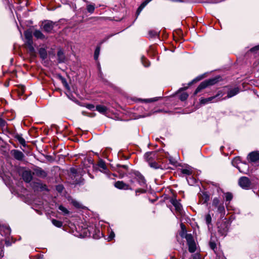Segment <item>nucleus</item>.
Instances as JSON below:
<instances>
[{
  "label": "nucleus",
  "mask_w": 259,
  "mask_h": 259,
  "mask_svg": "<svg viewBox=\"0 0 259 259\" xmlns=\"http://www.w3.org/2000/svg\"><path fill=\"white\" fill-rule=\"evenodd\" d=\"M55 23L51 21L46 20L42 23L43 29L47 32H51L54 28Z\"/></svg>",
  "instance_id": "1a4fd4ad"
},
{
  "label": "nucleus",
  "mask_w": 259,
  "mask_h": 259,
  "mask_svg": "<svg viewBox=\"0 0 259 259\" xmlns=\"http://www.w3.org/2000/svg\"><path fill=\"white\" fill-rule=\"evenodd\" d=\"M146 192V190L143 189V188H141V189H138L136 190V193H145Z\"/></svg>",
  "instance_id": "de8ad7c7"
},
{
  "label": "nucleus",
  "mask_w": 259,
  "mask_h": 259,
  "mask_svg": "<svg viewBox=\"0 0 259 259\" xmlns=\"http://www.w3.org/2000/svg\"><path fill=\"white\" fill-rule=\"evenodd\" d=\"M4 123V121L2 119H0V125H3Z\"/></svg>",
  "instance_id": "864d4df0"
},
{
  "label": "nucleus",
  "mask_w": 259,
  "mask_h": 259,
  "mask_svg": "<svg viewBox=\"0 0 259 259\" xmlns=\"http://www.w3.org/2000/svg\"><path fill=\"white\" fill-rule=\"evenodd\" d=\"M60 78H61V81H62L63 85H64V87L66 89H69V85H68V84L66 79L62 77H61Z\"/></svg>",
  "instance_id": "e433bc0d"
},
{
  "label": "nucleus",
  "mask_w": 259,
  "mask_h": 259,
  "mask_svg": "<svg viewBox=\"0 0 259 259\" xmlns=\"http://www.w3.org/2000/svg\"><path fill=\"white\" fill-rule=\"evenodd\" d=\"M134 179L138 182L139 185L143 188L146 187V182L144 177L138 171H135Z\"/></svg>",
  "instance_id": "423d86ee"
},
{
  "label": "nucleus",
  "mask_w": 259,
  "mask_h": 259,
  "mask_svg": "<svg viewBox=\"0 0 259 259\" xmlns=\"http://www.w3.org/2000/svg\"><path fill=\"white\" fill-rule=\"evenodd\" d=\"M58 191L61 192L62 190V187L61 186H58L57 188Z\"/></svg>",
  "instance_id": "8fccbe9b"
},
{
  "label": "nucleus",
  "mask_w": 259,
  "mask_h": 259,
  "mask_svg": "<svg viewBox=\"0 0 259 259\" xmlns=\"http://www.w3.org/2000/svg\"><path fill=\"white\" fill-rule=\"evenodd\" d=\"M132 179H131L130 181V182L131 184V185L133 187H135L136 185L135 184V181L134 180H135V179H134V174H133V175L132 176Z\"/></svg>",
  "instance_id": "c03bdc74"
},
{
  "label": "nucleus",
  "mask_w": 259,
  "mask_h": 259,
  "mask_svg": "<svg viewBox=\"0 0 259 259\" xmlns=\"http://www.w3.org/2000/svg\"><path fill=\"white\" fill-rule=\"evenodd\" d=\"M5 243H6V245H7V246H9L11 245V243L7 240H6Z\"/></svg>",
  "instance_id": "3c124183"
},
{
  "label": "nucleus",
  "mask_w": 259,
  "mask_h": 259,
  "mask_svg": "<svg viewBox=\"0 0 259 259\" xmlns=\"http://www.w3.org/2000/svg\"><path fill=\"white\" fill-rule=\"evenodd\" d=\"M170 201L172 205L175 206L176 210L177 212L181 213L182 206L179 201L176 199H172Z\"/></svg>",
  "instance_id": "ddd939ff"
},
{
  "label": "nucleus",
  "mask_w": 259,
  "mask_h": 259,
  "mask_svg": "<svg viewBox=\"0 0 259 259\" xmlns=\"http://www.w3.org/2000/svg\"><path fill=\"white\" fill-rule=\"evenodd\" d=\"M181 172L183 174L187 175V176H190L192 174V170L189 169H187V168L182 169L181 170Z\"/></svg>",
  "instance_id": "c756f323"
},
{
  "label": "nucleus",
  "mask_w": 259,
  "mask_h": 259,
  "mask_svg": "<svg viewBox=\"0 0 259 259\" xmlns=\"http://www.w3.org/2000/svg\"><path fill=\"white\" fill-rule=\"evenodd\" d=\"M188 97V95L186 93H183L181 94L180 96V99L181 101H185L186 100Z\"/></svg>",
  "instance_id": "f704fd0d"
},
{
  "label": "nucleus",
  "mask_w": 259,
  "mask_h": 259,
  "mask_svg": "<svg viewBox=\"0 0 259 259\" xmlns=\"http://www.w3.org/2000/svg\"><path fill=\"white\" fill-rule=\"evenodd\" d=\"M181 229L182 230V233L181 234V237H183L184 234L186 232V229L185 225L183 224H181Z\"/></svg>",
  "instance_id": "4c0bfd02"
},
{
  "label": "nucleus",
  "mask_w": 259,
  "mask_h": 259,
  "mask_svg": "<svg viewBox=\"0 0 259 259\" xmlns=\"http://www.w3.org/2000/svg\"><path fill=\"white\" fill-rule=\"evenodd\" d=\"M46 185H44V186L42 187V188H43V189H45V188H46Z\"/></svg>",
  "instance_id": "6e6d98bb"
},
{
  "label": "nucleus",
  "mask_w": 259,
  "mask_h": 259,
  "mask_svg": "<svg viewBox=\"0 0 259 259\" xmlns=\"http://www.w3.org/2000/svg\"><path fill=\"white\" fill-rule=\"evenodd\" d=\"M100 47H97L95 50V53H94V59L96 60H97L99 57V56L100 54Z\"/></svg>",
  "instance_id": "c85d7f7f"
},
{
  "label": "nucleus",
  "mask_w": 259,
  "mask_h": 259,
  "mask_svg": "<svg viewBox=\"0 0 259 259\" xmlns=\"http://www.w3.org/2000/svg\"><path fill=\"white\" fill-rule=\"evenodd\" d=\"M257 50H259V45L258 46H256L254 47H253L251 49H250V51L251 52H255Z\"/></svg>",
  "instance_id": "49530a36"
},
{
  "label": "nucleus",
  "mask_w": 259,
  "mask_h": 259,
  "mask_svg": "<svg viewBox=\"0 0 259 259\" xmlns=\"http://www.w3.org/2000/svg\"><path fill=\"white\" fill-rule=\"evenodd\" d=\"M1 233L2 235L8 236L11 233V229L7 226L3 227L1 230Z\"/></svg>",
  "instance_id": "f3484780"
},
{
  "label": "nucleus",
  "mask_w": 259,
  "mask_h": 259,
  "mask_svg": "<svg viewBox=\"0 0 259 259\" xmlns=\"http://www.w3.org/2000/svg\"><path fill=\"white\" fill-rule=\"evenodd\" d=\"M96 109L100 113L104 114H105L106 113L108 110L106 106L100 105H97L96 107Z\"/></svg>",
  "instance_id": "a211bd4d"
},
{
  "label": "nucleus",
  "mask_w": 259,
  "mask_h": 259,
  "mask_svg": "<svg viewBox=\"0 0 259 259\" xmlns=\"http://www.w3.org/2000/svg\"><path fill=\"white\" fill-rule=\"evenodd\" d=\"M34 174L42 178H46L47 176V173L40 167H36L34 169Z\"/></svg>",
  "instance_id": "9b49d317"
},
{
  "label": "nucleus",
  "mask_w": 259,
  "mask_h": 259,
  "mask_svg": "<svg viewBox=\"0 0 259 259\" xmlns=\"http://www.w3.org/2000/svg\"><path fill=\"white\" fill-rule=\"evenodd\" d=\"M172 1L177 2L179 1V0H172Z\"/></svg>",
  "instance_id": "13d9d810"
},
{
  "label": "nucleus",
  "mask_w": 259,
  "mask_h": 259,
  "mask_svg": "<svg viewBox=\"0 0 259 259\" xmlns=\"http://www.w3.org/2000/svg\"><path fill=\"white\" fill-rule=\"evenodd\" d=\"M219 96L221 97L222 96L221 95V93H218L214 96L210 97L207 98H201L200 100V103L202 104H206L210 102H216L218 101L216 99V98Z\"/></svg>",
  "instance_id": "0eeeda50"
},
{
  "label": "nucleus",
  "mask_w": 259,
  "mask_h": 259,
  "mask_svg": "<svg viewBox=\"0 0 259 259\" xmlns=\"http://www.w3.org/2000/svg\"><path fill=\"white\" fill-rule=\"evenodd\" d=\"M170 161V162L172 164H175V162L173 161L172 160H171V159L169 160Z\"/></svg>",
  "instance_id": "603ef678"
},
{
  "label": "nucleus",
  "mask_w": 259,
  "mask_h": 259,
  "mask_svg": "<svg viewBox=\"0 0 259 259\" xmlns=\"http://www.w3.org/2000/svg\"><path fill=\"white\" fill-rule=\"evenodd\" d=\"M39 54L41 58H42L44 60L46 59L47 57V52L44 48H40L39 49Z\"/></svg>",
  "instance_id": "b1692460"
},
{
  "label": "nucleus",
  "mask_w": 259,
  "mask_h": 259,
  "mask_svg": "<svg viewBox=\"0 0 259 259\" xmlns=\"http://www.w3.org/2000/svg\"><path fill=\"white\" fill-rule=\"evenodd\" d=\"M185 238L188 245L189 251L192 253L195 252L196 249V246L192 235L190 234H186Z\"/></svg>",
  "instance_id": "20e7f679"
},
{
  "label": "nucleus",
  "mask_w": 259,
  "mask_h": 259,
  "mask_svg": "<svg viewBox=\"0 0 259 259\" xmlns=\"http://www.w3.org/2000/svg\"><path fill=\"white\" fill-rule=\"evenodd\" d=\"M157 98H151L148 99H144L143 100V101L145 102H155L157 100Z\"/></svg>",
  "instance_id": "79ce46f5"
},
{
  "label": "nucleus",
  "mask_w": 259,
  "mask_h": 259,
  "mask_svg": "<svg viewBox=\"0 0 259 259\" xmlns=\"http://www.w3.org/2000/svg\"><path fill=\"white\" fill-rule=\"evenodd\" d=\"M100 234H101V235H102V233H100L99 232V237H100Z\"/></svg>",
  "instance_id": "4d7b16f0"
},
{
  "label": "nucleus",
  "mask_w": 259,
  "mask_h": 259,
  "mask_svg": "<svg viewBox=\"0 0 259 259\" xmlns=\"http://www.w3.org/2000/svg\"><path fill=\"white\" fill-rule=\"evenodd\" d=\"M154 35H157V33L155 32V34Z\"/></svg>",
  "instance_id": "052dcab7"
},
{
  "label": "nucleus",
  "mask_w": 259,
  "mask_h": 259,
  "mask_svg": "<svg viewBox=\"0 0 259 259\" xmlns=\"http://www.w3.org/2000/svg\"><path fill=\"white\" fill-rule=\"evenodd\" d=\"M114 237H115L114 233L113 231L111 232V233H110V234L108 236L109 240H112V239L114 238Z\"/></svg>",
  "instance_id": "a18cd8bd"
},
{
  "label": "nucleus",
  "mask_w": 259,
  "mask_h": 259,
  "mask_svg": "<svg viewBox=\"0 0 259 259\" xmlns=\"http://www.w3.org/2000/svg\"><path fill=\"white\" fill-rule=\"evenodd\" d=\"M200 199L201 203L204 204L207 203L208 201L209 200V196L207 193L205 192H202V194H201Z\"/></svg>",
  "instance_id": "6ab92c4d"
},
{
  "label": "nucleus",
  "mask_w": 259,
  "mask_h": 259,
  "mask_svg": "<svg viewBox=\"0 0 259 259\" xmlns=\"http://www.w3.org/2000/svg\"><path fill=\"white\" fill-rule=\"evenodd\" d=\"M17 139L19 142L20 143V144H21L23 146H25V141L23 138L20 136H18L17 137Z\"/></svg>",
  "instance_id": "2f4dec72"
},
{
  "label": "nucleus",
  "mask_w": 259,
  "mask_h": 259,
  "mask_svg": "<svg viewBox=\"0 0 259 259\" xmlns=\"http://www.w3.org/2000/svg\"><path fill=\"white\" fill-rule=\"evenodd\" d=\"M13 156L15 159L18 160H22L24 157L22 152L16 150L13 151Z\"/></svg>",
  "instance_id": "2eb2a0df"
},
{
  "label": "nucleus",
  "mask_w": 259,
  "mask_h": 259,
  "mask_svg": "<svg viewBox=\"0 0 259 259\" xmlns=\"http://www.w3.org/2000/svg\"><path fill=\"white\" fill-rule=\"evenodd\" d=\"M52 223L54 226L59 228L62 226V223L61 221L55 219L52 220Z\"/></svg>",
  "instance_id": "cd10ccee"
},
{
  "label": "nucleus",
  "mask_w": 259,
  "mask_h": 259,
  "mask_svg": "<svg viewBox=\"0 0 259 259\" xmlns=\"http://www.w3.org/2000/svg\"><path fill=\"white\" fill-rule=\"evenodd\" d=\"M99 166L103 169H106V166L105 163L103 161H100L98 163Z\"/></svg>",
  "instance_id": "c9c22d12"
},
{
  "label": "nucleus",
  "mask_w": 259,
  "mask_h": 259,
  "mask_svg": "<svg viewBox=\"0 0 259 259\" xmlns=\"http://www.w3.org/2000/svg\"><path fill=\"white\" fill-rule=\"evenodd\" d=\"M114 186L119 189L133 190V188L130 185L127 184L123 181H117L115 183Z\"/></svg>",
  "instance_id": "6e6552de"
},
{
  "label": "nucleus",
  "mask_w": 259,
  "mask_h": 259,
  "mask_svg": "<svg viewBox=\"0 0 259 259\" xmlns=\"http://www.w3.org/2000/svg\"><path fill=\"white\" fill-rule=\"evenodd\" d=\"M22 178L24 181L27 183L30 182L32 179V175L30 170H25L22 173Z\"/></svg>",
  "instance_id": "f8f14e48"
},
{
  "label": "nucleus",
  "mask_w": 259,
  "mask_h": 259,
  "mask_svg": "<svg viewBox=\"0 0 259 259\" xmlns=\"http://www.w3.org/2000/svg\"><path fill=\"white\" fill-rule=\"evenodd\" d=\"M94 9H95V7L93 5H88L87 6V10L90 13H93L94 11Z\"/></svg>",
  "instance_id": "ea45409f"
},
{
  "label": "nucleus",
  "mask_w": 259,
  "mask_h": 259,
  "mask_svg": "<svg viewBox=\"0 0 259 259\" xmlns=\"http://www.w3.org/2000/svg\"><path fill=\"white\" fill-rule=\"evenodd\" d=\"M71 172L73 174H75L76 173V170L75 168H71Z\"/></svg>",
  "instance_id": "09e8293b"
},
{
  "label": "nucleus",
  "mask_w": 259,
  "mask_h": 259,
  "mask_svg": "<svg viewBox=\"0 0 259 259\" xmlns=\"http://www.w3.org/2000/svg\"><path fill=\"white\" fill-rule=\"evenodd\" d=\"M3 247H4L3 243L1 241V242H0V258L3 257V254H4L3 250Z\"/></svg>",
  "instance_id": "a19ab883"
},
{
  "label": "nucleus",
  "mask_w": 259,
  "mask_h": 259,
  "mask_svg": "<svg viewBox=\"0 0 259 259\" xmlns=\"http://www.w3.org/2000/svg\"><path fill=\"white\" fill-rule=\"evenodd\" d=\"M86 107L91 110H94L95 106L93 104H87Z\"/></svg>",
  "instance_id": "37998d69"
},
{
  "label": "nucleus",
  "mask_w": 259,
  "mask_h": 259,
  "mask_svg": "<svg viewBox=\"0 0 259 259\" xmlns=\"http://www.w3.org/2000/svg\"><path fill=\"white\" fill-rule=\"evenodd\" d=\"M59 209L63 212L65 214L69 213V211L68 209L62 205H60L59 206Z\"/></svg>",
  "instance_id": "473e14b6"
},
{
  "label": "nucleus",
  "mask_w": 259,
  "mask_h": 259,
  "mask_svg": "<svg viewBox=\"0 0 259 259\" xmlns=\"http://www.w3.org/2000/svg\"><path fill=\"white\" fill-rule=\"evenodd\" d=\"M218 78H213L202 82L196 89L194 93V95L197 94L202 90L206 88L207 87L214 84L218 81Z\"/></svg>",
  "instance_id": "f03ea898"
},
{
  "label": "nucleus",
  "mask_w": 259,
  "mask_h": 259,
  "mask_svg": "<svg viewBox=\"0 0 259 259\" xmlns=\"http://www.w3.org/2000/svg\"><path fill=\"white\" fill-rule=\"evenodd\" d=\"M24 36L26 39V41H32V32L29 30H26L24 32Z\"/></svg>",
  "instance_id": "5701e85b"
},
{
  "label": "nucleus",
  "mask_w": 259,
  "mask_h": 259,
  "mask_svg": "<svg viewBox=\"0 0 259 259\" xmlns=\"http://www.w3.org/2000/svg\"><path fill=\"white\" fill-rule=\"evenodd\" d=\"M152 0H145L144 2H143L141 6L139 7L137 13L138 14L141 12V11L143 10V9Z\"/></svg>",
  "instance_id": "393cba45"
},
{
  "label": "nucleus",
  "mask_w": 259,
  "mask_h": 259,
  "mask_svg": "<svg viewBox=\"0 0 259 259\" xmlns=\"http://www.w3.org/2000/svg\"><path fill=\"white\" fill-rule=\"evenodd\" d=\"M141 62L145 67H148L150 65L149 62L148 61H147L146 58L144 56L141 57Z\"/></svg>",
  "instance_id": "7c9ffc66"
},
{
  "label": "nucleus",
  "mask_w": 259,
  "mask_h": 259,
  "mask_svg": "<svg viewBox=\"0 0 259 259\" xmlns=\"http://www.w3.org/2000/svg\"><path fill=\"white\" fill-rule=\"evenodd\" d=\"M122 167L124 168H126L127 167V166H126V165H122Z\"/></svg>",
  "instance_id": "5fc2aeb1"
},
{
  "label": "nucleus",
  "mask_w": 259,
  "mask_h": 259,
  "mask_svg": "<svg viewBox=\"0 0 259 259\" xmlns=\"http://www.w3.org/2000/svg\"><path fill=\"white\" fill-rule=\"evenodd\" d=\"M144 156L151 167L155 169L163 168L162 165L160 164V159L158 157L157 152H147L145 154Z\"/></svg>",
  "instance_id": "f257e3e1"
},
{
  "label": "nucleus",
  "mask_w": 259,
  "mask_h": 259,
  "mask_svg": "<svg viewBox=\"0 0 259 259\" xmlns=\"http://www.w3.org/2000/svg\"><path fill=\"white\" fill-rule=\"evenodd\" d=\"M205 220V222H206V224L208 225L210 224L211 222V217L210 214H207V215H206Z\"/></svg>",
  "instance_id": "72a5a7b5"
},
{
  "label": "nucleus",
  "mask_w": 259,
  "mask_h": 259,
  "mask_svg": "<svg viewBox=\"0 0 259 259\" xmlns=\"http://www.w3.org/2000/svg\"><path fill=\"white\" fill-rule=\"evenodd\" d=\"M210 248L214 251V249L216 248V244L214 242L210 241L209 243Z\"/></svg>",
  "instance_id": "58836bf2"
},
{
  "label": "nucleus",
  "mask_w": 259,
  "mask_h": 259,
  "mask_svg": "<svg viewBox=\"0 0 259 259\" xmlns=\"http://www.w3.org/2000/svg\"><path fill=\"white\" fill-rule=\"evenodd\" d=\"M33 35L37 39H44L45 38V36L42 34V33L40 31L38 30H36L34 32Z\"/></svg>",
  "instance_id": "aec40b11"
},
{
  "label": "nucleus",
  "mask_w": 259,
  "mask_h": 259,
  "mask_svg": "<svg viewBox=\"0 0 259 259\" xmlns=\"http://www.w3.org/2000/svg\"><path fill=\"white\" fill-rule=\"evenodd\" d=\"M224 198L225 199V201L226 202H230V201L233 198V195L231 193H230V192L225 193ZM226 204L228 205V204L227 203H226Z\"/></svg>",
  "instance_id": "4be33fe9"
},
{
  "label": "nucleus",
  "mask_w": 259,
  "mask_h": 259,
  "mask_svg": "<svg viewBox=\"0 0 259 259\" xmlns=\"http://www.w3.org/2000/svg\"><path fill=\"white\" fill-rule=\"evenodd\" d=\"M240 161V158H235L233 159V160L232 161V164L234 166H236L238 169L240 171V172H245V171H242L241 170V166H239V165H235V163L236 164H239V163H238V162ZM240 164L243 166V167H244V168H246V169L248 170V166L247 165V164L246 163H241L240 162Z\"/></svg>",
  "instance_id": "9d476101"
},
{
  "label": "nucleus",
  "mask_w": 259,
  "mask_h": 259,
  "mask_svg": "<svg viewBox=\"0 0 259 259\" xmlns=\"http://www.w3.org/2000/svg\"><path fill=\"white\" fill-rule=\"evenodd\" d=\"M239 93V90L238 88H235L233 90H230L228 92L227 95V98H229L234 96Z\"/></svg>",
  "instance_id": "412c9836"
},
{
  "label": "nucleus",
  "mask_w": 259,
  "mask_h": 259,
  "mask_svg": "<svg viewBox=\"0 0 259 259\" xmlns=\"http://www.w3.org/2000/svg\"><path fill=\"white\" fill-rule=\"evenodd\" d=\"M71 203L74 207L77 208H81L83 207L82 204L75 200L72 199Z\"/></svg>",
  "instance_id": "bb28decb"
},
{
  "label": "nucleus",
  "mask_w": 259,
  "mask_h": 259,
  "mask_svg": "<svg viewBox=\"0 0 259 259\" xmlns=\"http://www.w3.org/2000/svg\"><path fill=\"white\" fill-rule=\"evenodd\" d=\"M33 41H26V47L31 55H33L35 53V50L33 46Z\"/></svg>",
  "instance_id": "dca6fc26"
},
{
  "label": "nucleus",
  "mask_w": 259,
  "mask_h": 259,
  "mask_svg": "<svg viewBox=\"0 0 259 259\" xmlns=\"http://www.w3.org/2000/svg\"><path fill=\"white\" fill-rule=\"evenodd\" d=\"M248 157L251 162H256L259 160V153L257 152H252L248 154Z\"/></svg>",
  "instance_id": "4468645a"
},
{
  "label": "nucleus",
  "mask_w": 259,
  "mask_h": 259,
  "mask_svg": "<svg viewBox=\"0 0 259 259\" xmlns=\"http://www.w3.org/2000/svg\"><path fill=\"white\" fill-rule=\"evenodd\" d=\"M212 206L213 208L217 209V211L220 213L225 212V206L223 202H221L220 199L215 197L213 199L212 202Z\"/></svg>",
  "instance_id": "7ed1b4c3"
},
{
  "label": "nucleus",
  "mask_w": 259,
  "mask_h": 259,
  "mask_svg": "<svg viewBox=\"0 0 259 259\" xmlns=\"http://www.w3.org/2000/svg\"><path fill=\"white\" fill-rule=\"evenodd\" d=\"M192 83V82H190V83H189V85L191 84Z\"/></svg>",
  "instance_id": "bf43d9fd"
},
{
  "label": "nucleus",
  "mask_w": 259,
  "mask_h": 259,
  "mask_svg": "<svg viewBox=\"0 0 259 259\" xmlns=\"http://www.w3.org/2000/svg\"><path fill=\"white\" fill-rule=\"evenodd\" d=\"M239 185L244 189H248L251 185L250 180L246 177H241L238 181Z\"/></svg>",
  "instance_id": "39448f33"
},
{
  "label": "nucleus",
  "mask_w": 259,
  "mask_h": 259,
  "mask_svg": "<svg viewBox=\"0 0 259 259\" xmlns=\"http://www.w3.org/2000/svg\"><path fill=\"white\" fill-rule=\"evenodd\" d=\"M57 56L59 62H63L65 60V56L64 53L62 50H59L58 52Z\"/></svg>",
  "instance_id": "a878e982"
}]
</instances>
